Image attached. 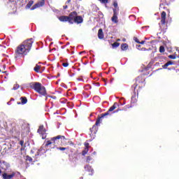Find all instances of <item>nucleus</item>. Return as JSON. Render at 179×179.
<instances>
[{
	"label": "nucleus",
	"mask_w": 179,
	"mask_h": 179,
	"mask_svg": "<svg viewBox=\"0 0 179 179\" xmlns=\"http://www.w3.org/2000/svg\"><path fill=\"white\" fill-rule=\"evenodd\" d=\"M118 107V103L115 102L113 105L108 110V111L105 113H102L101 116H98L96 119L95 124L93 125L92 128L90 129V136L91 138L90 141H93L96 138V134H97V130L99 125H100V121L101 118H104V117H110L111 114H113V111Z\"/></svg>",
	"instance_id": "obj_1"
},
{
	"label": "nucleus",
	"mask_w": 179,
	"mask_h": 179,
	"mask_svg": "<svg viewBox=\"0 0 179 179\" xmlns=\"http://www.w3.org/2000/svg\"><path fill=\"white\" fill-rule=\"evenodd\" d=\"M145 82V79L142 77H137L136 79V83H134L131 86V89L133 90V94L131 98V103L129 105L126 106V108H132V107H135L136 103H138V96L139 94V91L136 90V87L141 89L143 87V83Z\"/></svg>",
	"instance_id": "obj_2"
},
{
	"label": "nucleus",
	"mask_w": 179,
	"mask_h": 179,
	"mask_svg": "<svg viewBox=\"0 0 179 179\" xmlns=\"http://www.w3.org/2000/svg\"><path fill=\"white\" fill-rule=\"evenodd\" d=\"M33 43H34L33 38L24 41L17 47L15 50L16 55H27V53L30 52V50H31Z\"/></svg>",
	"instance_id": "obj_3"
},
{
	"label": "nucleus",
	"mask_w": 179,
	"mask_h": 179,
	"mask_svg": "<svg viewBox=\"0 0 179 179\" xmlns=\"http://www.w3.org/2000/svg\"><path fill=\"white\" fill-rule=\"evenodd\" d=\"M31 89H34L36 93L41 94V96H45L47 97V90L45 87L43 86L40 83H31L29 85Z\"/></svg>",
	"instance_id": "obj_4"
},
{
	"label": "nucleus",
	"mask_w": 179,
	"mask_h": 179,
	"mask_svg": "<svg viewBox=\"0 0 179 179\" xmlns=\"http://www.w3.org/2000/svg\"><path fill=\"white\" fill-rule=\"evenodd\" d=\"M69 23H70V24H73V23L80 24V23H83V17L80 15H78L76 11H73L69 15Z\"/></svg>",
	"instance_id": "obj_5"
},
{
	"label": "nucleus",
	"mask_w": 179,
	"mask_h": 179,
	"mask_svg": "<svg viewBox=\"0 0 179 179\" xmlns=\"http://www.w3.org/2000/svg\"><path fill=\"white\" fill-rule=\"evenodd\" d=\"M52 141H53L54 146H58L59 142H61L62 146H66V138L64 136L59 135L53 137Z\"/></svg>",
	"instance_id": "obj_6"
},
{
	"label": "nucleus",
	"mask_w": 179,
	"mask_h": 179,
	"mask_svg": "<svg viewBox=\"0 0 179 179\" xmlns=\"http://www.w3.org/2000/svg\"><path fill=\"white\" fill-rule=\"evenodd\" d=\"M167 16V14L166 13L165 11H162L161 13V22L159 24V27H163V26H164V24H166L167 23V22L166 21V17Z\"/></svg>",
	"instance_id": "obj_7"
},
{
	"label": "nucleus",
	"mask_w": 179,
	"mask_h": 179,
	"mask_svg": "<svg viewBox=\"0 0 179 179\" xmlns=\"http://www.w3.org/2000/svg\"><path fill=\"white\" fill-rule=\"evenodd\" d=\"M37 132L38 134H40V135L42 136V139H45L46 138L45 132H47V130H45V128H44L43 125L39 126Z\"/></svg>",
	"instance_id": "obj_8"
},
{
	"label": "nucleus",
	"mask_w": 179,
	"mask_h": 179,
	"mask_svg": "<svg viewBox=\"0 0 179 179\" xmlns=\"http://www.w3.org/2000/svg\"><path fill=\"white\" fill-rule=\"evenodd\" d=\"M84 169L85 171H87V173H88V176H93V174H94V170L90 165L85 166Z\"/></svg>",
	"instance_id": "obj_9"
},
{
	"label": "nucleus",
	"mask_w": 179,
	"mask_h": 179,
	"mask_svg": "<svg viewBox=\"0 0 179 179\" xmlns=\"http://www.w3.org/2000/svg\"><path fill=\"white\" fill-rule=\"evenodd\" d=\"M111 21L113 22V23H118V12H117V10H115V11H113V15L111 17Z\"/></svg>",
	"instance_id": "obj_10"
},
{
	"label": "nucleus",
	"mask_w": 179,
	"mask_h": 179,
	"mask_svg": "<svg viewBox=\"0 0 179 179\" xmlns=\"http://www.w3.org/2000/svg\"><path fill=\"white\" fill-rule=\"evenodd\" d=\"M16 176V173L13 172L12 173H10V175H8L6 173H4L2 175L3 179H12L15 176Z\"/></svg>",
	"instance_id": "obj_11"
},
{
	"label": "nucleus",
	"mask_w": 179,
	"mask_h": 179,
	"mask_svg": "<svg viewBox=\"0 0 179 179\" xmlns=\"http://www.w3.org/2000/svg\"><path fill=\"white\" fill-rule=\"evenodd\" d=\"M46 152L47 150H45L43 147H41L38 150L36 156H41V155H44V153H45Z\"/></svg>",
	"instance_id": "obj_12"
},
{
	"label": "nucleus",
	"mask_w": 179,
	"mask_h": 179,
	"mask_svg": "<svg viewBox=\"0 0 179 179\" xmlns=\"http://www.w3.org/2000/svg\"><path fill=\"white\" fill-rule=\"evenodd\" d=\"M59 20L60 22H69V17L66 15H62L59 17Z\"/></svg>",
	"instance_id": "obj_13"
},
{
	"label": "nucleus",
	"mask_w": 179,
	"mask_h": 179,
	"mask_svg": "<svg viewBox=\"0 0 179 179\" xmlns=\"http://www.w3.org/2000/svg\"><path fill=\"white\" fill-rule=\"evenodd\" d=\"M98 38H99V40H103V38H104V33L103 32V29H99Z\"/></svg>",
	"instance_id": "obj_14"
},
{
	"label": "nucleus",
	"mask_w": 179,
	"mask_h": 179,
	"mask_svg": "<svg viewBox=\"0 0 179 179\" xmlns=\"http://www.w3.org/2000/svg\"><path fill=\"white\" fill-rule=\"evenodd\" d=\"M113 6H114V8L113 9V12H115V10H117V12H120V7H118V3L117 2V1H113Z\"/></svg>",
	"instance_id": "obj_15"
},
{
	"label": "nucleus",
	"mask_w": 179,
	"mask_h": 179,
	"mask_svg": "<svg viewBox=\"0 0 179 179\" xmlns=\"http://www.w3.org/2000/svg\"><path fill=\"white\" fill-rule=\"evenodd\" d=\"M40 69H41V66L38 64H36L35 67L34 68V71L36 72V73H41V71H40Z\"/></svg>",
	"instance_id": "obj_16"
},
{
	"label": "nucleus",
	"mask_w": 179,
	"mask_h": 179,
	"mask_svg": "<svg viewBox=\"0 0 179 179\" xmlns=\"http://www.w3.org/2000/svg\"><path fill=\"white\" fill-rule=\"evenodd\" d=\"M33 3H34V1H29L25 6L26 9H30V8H31V6H33Z\"/></svg>",
	"instance_id": "obj_17"
},
{
	"label": "nucleus",
	"mask_w": 179,
	"mask_h": 179,
	"mask_svg": "<svg viewBox=\"0 0 179 179\" xmlns=\"http://www.w3.org/2000/svg\"><path fill=\"white\" fill-rule=\"evenodd\" d=\"M173 62L169 61L164 65L162 66V68L164 69H167L168 66H169V65H173Z\"/></svg>",
	"instance_id": "obj_18"
},
{
	"label": "nucleus",
	"mask_w": 179,
	"mask_h": 179,
	"mask_svg": "<svg viewBox=\"0 0 179 179\" xmlns=\"http://www.w3.org/2000/svg\"><path fill=\"white\" fill-rule=\"evenodd\" d=\"M54 145L53 141H52V138L50 140H48L46 141L45 148H48L50 145Z\"/></svg>",
	"instance_id": "obj_19"
},
{
	"label": "nucleus",
	"mask_w": 179,
	"mask_h": 179,
	"mask_svg": "<svg viewBox=\"0 0 179 179\" xmlns=\"http://www.w3.org/2000/svg\"><path fill=\"white\" fill-rule=\"evenodd\" d=\"M121 50L122 51H127V50H128V44L127 43H122L121 45Z\"/></svg>",
	"instance_id": "obj_20"
},
{
	"label": "nucleus",
	"mask_w": 179,
	"mask_h": 179,
	"mask_svg": "<svg viewBox=\"0 0 179 179\" xmlns=\"http://www.w3.org/2000/svg\"><path fill=\"white\" fill-rule=\"evenodd\" d=\"M21 104H26L27 103V98L26 96H22L20 98Z\"/></svg>",
	"instance_id": "obj_21"
},
{
	"label": "nucleus",
	"mask_w": 179,
	"mask_h": 179,
	"mask_svg": "<svg viewBox=\"0 0 179 179\" xmlns=\"http://www.w3.org/2000/svg\"><path fill=\"white\" fill-rule=\"evenodd\" d=\"M142 46L141 45H137L136 48L139 50V51H148V49L146 48H141Z\"/></svg>",
	"instance_id": "obj_22"
},
{
	"label": "nucleus",
	"mask_w": 179,
	"mask_h": 179,
	"mask_svg": "<svg viewBox=\"0 0 179 179\" xmlns=\"http://www.w3.org/2000/svg\"><path fill=\"white\" fill-rule=\"evenodd\" d=\"M37 8H41V7H40V4H38V3H36L35 5H34V6L31 8V10H34V9H37Z\"/></svg>",
	"instance_id": "obj_23"
},
{
	"label": "nucleus",
	"mask_w": 179,
	"mask_h": 179,
	"mask_svg": "<svg viewBox=\"0 0 179 179\" xmlns=\"http://www.w3.org/2000/svg\"><path fill=\"white\" fill-rule=\"evenodd\" d=\"M113 48H117V47H120V43L115 42L112 44Z\"/></svg>",
	"instance_id": "obj_24"
},
{
	"label": "nucleus",
	"mask_w": 179,
	"mask_h": 179,
	"mask_svg": "<svg viewBox=\"0 0 179 179\" xmlns=\"http://www.w3.org/2000/svg\"><path fill=\"white\" fill-rule=\"evenodd\" d=\"M87 152H89V149L85 148V150H83V152H82L83 156H85V155H87Z\"/></svg>",
	"instance_id": "obj_25"
},
{
	"label": "nucleus",
	"mask_w": 179,
	"mask_h": 179,
	"mask_svg": "<svg viewBox=\"0 0 179 179\" xmlns=\"http://www.w3.org/2000/svg\"><path fill=\"white\" fill-rule=\"evenodd\" d=\"M39 6L41 8V6H44V4L45 3V1L44 0H41L40 2H38Z\"/></svg>",
	"instance_id": "obj_26"
},
{
	"label": "nucleus",
	"mask_w": 179,
	"mask_h": 179,
	"mask_svg": "<svg viewBox=\"0 0 179 179\" xmlns=\"http://www.w3.org/2000/svg\"><path fill=\"white\" fill-rule=\"evenodd\" d=\"M164 51H165L164 46L161 45L159 47V52L162 53V52H164Z\"/></svg>",
	"instance_id": "obj_27"
},
{
	"label": "nucleus",
	"mask_w": 179,
	"mask_h": 179,
	"mask_svg": "<svg viewBox=\"0 0 179 179\" xmlns=\"http://www.w3.org/2000/svg\"><path fill=\"white\" fill-rule=\"evenodd\" d=\"M20 86L18 84H15L14 85L13 87V90H17V89H19Z\"/></svg>",
	"instance_id": "obj_28"
},
{
	"label": "nucleus",
	"mask_w": 179,
	"mask_h": 179,
	"mask_svg": "<svg viewBox=\"0 0 179 179\" xmlns=\"http://www.w3.org/2000/svg\"><path fill=\"white\" fill-rule=\"evenodd\" d=\"M57 149L59 150L64 151V150H66L67 149H69V147H68V148L60 147V148H57Z\"/></svg>",
	"instance_id": "obj_29"
},
{
	"label": "nucleus",
	"mask_w": 179,
	"mask_h": 179,
	"mask_svg": "<svg viewBox=\"0 0 179 179\" xmlns=\"http://www.w3.org/2000/svg\"><path fill=\"white\" fill-rule=\"evenodd\" d=\"M169 58H170L171 59H176V58H177V57L176 56V55H170L169 56Z\"/></svg>",
	"instance_id": "obj_30"
},
{
	"label": "nucleus",
	"mask_w": 179,
	"mask_h": 179,
	"mask_svg": "<svg viewBox=\"0 0 179 179\" xmlns=\"http://www.w3.org/2000/svg\"><path fill=\"white\" fill-rule=\"evenodd\" d=\"M26 160H27L28 162H33V158H31L30 156L27 155L26 157Z\"/></svg>",
	"instance_id": "obj_31"
},
{
	"label": "nucleus",
	"mask_w": 179,
	"mask_h": 179,
	"mask_svg": "<svg viewBox=\"0 0 179 179\" xmlns=\"http://www.w3.org/2000/svg\"><path fill=\"white\" fill-rule=\"evenodd\" d=\"M62 66H64V68H68V66H69V62L62 63Z\"/></svg>",
	"instance_id": "obj_32"
},
{
	"label": "nucleus",
	"mask_w": 179,
	"mask_h": 179,
	"mask_svg": "<svg viewBox=\"0 0 179 179\" xmlns=\"http://www.w3.org/2000/svg\"><path fill=\"white\" fill-rule=\"evenodd\" d=\"M85 90H89V89H92V85H86L85 86Z\"/></svg>",
	"instance_id": "obj_33"
},
{
	"label": "nucleus",
	"mask_w": 179,
	"mask_h": 179,
	"mask_svg": "<svg viewBox=\"0 0 179 179\" xmlns=\"http://www.w3.org/2000/svg\"><path fill=\"white\" fill-rule=\"evenodd\" d=\"M91 160H92V157L90 156L87 157L86 158L87 163H90Z\"/></svg>",
	"instance_id": "obj_34"
},
{
	"label": "nucleus",
	"mask_w": 179,
	"mask_h": 179,
	"mask_svg": "<svg viewBox=\"0 0 179 179\" xmlns=\"http://www.w3.org/2000/svg\"><path fill=\"white\" fill-rule=\"evenodd\" d=\"M100 2H101V3H108V0H99Z\"/></svg>",
	"instance_id": "obj_35"
},
{
	"label": "nucleus",
	"mask_w": 179,
	"mask_h": 179,
	"mask_svg": "<svg viewBox=\"0 0 179 179\" xmlns=\"http://www.w3.org/2000/svg\"><path fill=\"white\" fill-rule=\"evenodd\" d=\"M84 145H85V149H89V148H90V146H89V143L85 142Z\"/></svg>",
	"instance_id": "obj_36"
},
{
	"label": "nucleus",
	"mask_w": 179,
	"mask_h": 179,
	"mask_svg": "<svg viewBox=\"0 0 179 179\" xmlns=\"http://www.w3.org/2000/svg\"><path fill=\"white\" fill-rule=\"evenodd\" d=\"M134 41H136V43H138V44L141 43V41H139V39L138 38H134Z\"/></svg>",
	"instance_id": "obj_37"
},
{
	"label": "nucleus",
	"mask_w": 179,
	"mask_h": 179,
	"mask_svg": "<svg viewBox=\"0 0 179 179\" xmlns=\"http://www.w3.org/2000/svg\"><path fill=\"white\" fill-rule=\"evenodd\" d=\"M24 144V141L23 140H21L20 141V145H21V146H23Z\"/></svg>",
	"instance_id": "obj_38"
},
{
	"label": "nucleus",
	"mask_w": 179,
	"mask_h": 179,
	"mask_svg": "<svg viewBox=\"0 0 179 179\" xmlns=\"http://www.w3.org/2000/svg\"><path fill=\"white\" fill-rule=\"evenodd\" d=\"M122 100H124L123 103H122V106H124V104L127 103L125 99L122 98Z\"/></svg>",
	"instance_id": "obj_39"
},
{
	"label": "nucleus",
	"mask_w": 179,
	"mask_h": 179,
	"mask_svg": "<svg viewBox=\"0 0 179 179\" xmlns=\"http://www.w3.org/2000/svg\"><path fill=\"white\" fill-rule=\"evenodd\" d=\"M94 85H95V86H96L97 87H99V86H100V83H95Z\"/></svg>",
	"instance_id": "obj_40"
},
{
	"label": "nucleus",
	"mask_w": 179,
	"mask_h": 179,
	"mask_svg": "<svg viewBox=\"0 0 179 179\" xmlns=\"http://www.w3.org/2000/svg\"><path fill=\"white\" fill-rule=\"evenodd\" d=\"M63 9H68V6H64Z\"/></svg>",
	"instance_id": "obj_41"
},
{
	"label": "nucleus",
	"mask_w": 179,
	"mask_h": 179,
	"mask_svg": "<svg viewBox=\"0 0 179 179\" xmlns=\"http://www.w3.org/2000/svg\"><path fill=\"white\" fill-rule=\"evenodd\" d=\"M139 44H145V41H142L141 42L139 43Z\"/></svg>",
	"instance_id": "obj_42"
},
{
	"label": "nucleus",
	"mask_w": 179,
	"mask_h": 179,
	"mask_svg": "<svg viewBox=\"0 0 179 179\" xmlns=\"http://www.w3.org/2000/svg\"><path fill=\"white\" fill-rule=\"evenodd\" d=\"M15 101V99H13V98L10 99V101Z\"/></svg>",
	"instance_id": "obj_43"
},
{
	"label": "nucleus",
	"mask_w": 179,
	"mask_h": 179,
	"mask_svg": "<svg viewBox=\"0 0 179 179\" xmlns=\"http://www.w3.org/2000/svg\"><path fill=\"white\" fill-rule=\"evenodd\" d=\"M70 2H71V0H68V1H66V3H70Z\"/></svg>",
	"instance_id": "obj_44"
},
{
	"label": "nucleus",
	"mask_w": 179,
	"mask_h": 179,
	"mask_svg": "<svg viewBox=\"0 0 179 179\" xmlns=\"http://www.w3.org/2000/svg\"><path fill=\"white\" fill-rule=\"evenodd\" d=\"M116 41H121V39L117 38V39L116 40Z\"/></svg>",
	"instance_id": "obj_45"
},
{
	"label": "nucleus",
	"mask_w": 179,
	"mask_h": 179,
	"mask_svg": "<svg viewBox=\"0 0 179 179\" xmlns=\"http://www.w3.org/2000/svg\"><path fill=\"white\" fill-rule=\"evenodd\" d=\"M178 58H179V50H178Z\"/></svg>",
	"instance_id": "obj_46"
},
{
	"label": "nucleus",
	"mask_w": 179,
	"mask_h": 179,
	"mask_svg": "<svg viewBox=\"0 0 179 179\" xmlns=\"http://www.w3.org/2000/svg\"><path fill=\"white\" fill-rule=\"evenodd\" d=\"M17 104H22V103H20V102H17Z\"/></svg>",
	"instance_id": "obj_47"
},
{
	"label": "nucleus",
	"mask_w": 179,
	"mask_h": 179,
	"mask_svg": "<svg viewBox=\"0 0 179 179\" xmlns=\"http://www.w3.org/2000/svg\"><path fill=\"white\" fill-rule=\"evenodd\" d=\"M48 98L46 96L45 100V101H47V100H48Z\"/></svg>",
	"instance_id": "obj_48"
},
{
	"label": "nucleus",
	"mask_w": 179,
	"mask_h": 179,
	"mask_svg": "<svg viewBox=\"0 0 179 179\" xmlns=\"http://www.w3.org/2000/svg\"><path fill=\"white\" fill-rule=\"evenodd\" d=\"M78 80H83V79L78 78Z\"/></svg>",
	"instance_id": "obj_49"
},
{
	"label": "nucleus",
	"mask_w": 179,
	"mask_h": 179,
	"mask_svg": "<svg viewBox=\"0 0 179 179\" xmlns=\"http://www.w3.org/2000/svg\"><path fill=\"white\" fill-rule=\"evenodd\" d=\"M80 179H83V177H80Z\"/></svg>",
	"instance_id": "obj_50"
},
{
	"label": "nucleus",
	"mask_w": 179,
	"mask_h": 179,
	"mask_svg": "<svg viewBox=\"0 0 179 179\" xmlns=\"http://www.w3.org/2000/svg\"><path fill=\"white\" fill-rule=\"evenodd\" d=\"M79 1H82V0H79Z\"/></svg>",
	"instance_id": "obj_51"
}]
</instances>
